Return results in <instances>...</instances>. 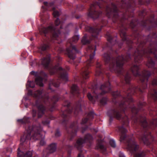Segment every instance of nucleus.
I'll return each instance as SVG.
<instances>
[{
	"label": "nucleus",
	"instance_id": "nucleus-6",
	"mask_svg": "<svg viewBox=\"0 0 157 157\" xmlns=\"http://www.w3.org/2000/svg\"><path fill=\"white\" fill-rule=\"evenodd\" d=\"M139 148V145L134 139H130L128 141L126 148L131 152L136 151Z\"/></svg>",
	"mask_w": 157,
	"mask_h": 157
},
{
	"label": "nucleus",
	"instance_id": "nucleus-12",
	"mask_svg": "<svg viewBox=\"0 0 157 157\" xmlns=\"http://www.w3.org/2000/svg\"><path fill=\"white\" fill-rule=\"evenodd\" d=\"M151 74L150 72L144 71L142 75L140 77V80L142 82H144L145 79H147V77L149 76Z\"/></svg>",
	"mask_w": 157,
	"mask_h": 157
},
{
	"label": "nucleus",
	"instance_id": "nucleus-35",
	"mask_svg": "<svg viewBox=\"0 0 157 157\" xmlns=\"http://www.w3.org/2000/svg\"><path fill=\"white\" fill-rule=\"evenodd\" d=\"M59 32H58V33H56V31H54V33L53 34V37L55 38H56L58 37L59 34Z\"/></svg>",
	"mask_w": 157,
	"mask_h": 157
},
{
	"label": "nucleus",
	"instance_id": "nucleus-22",
	"mask_svg": "<svg viewBox=\"0 0 157 157\" xmlns=\"http://www.w3.org/2000/svg\"><path fill=\"white\" fill-rule=\"evenodd\" d=\"M154 65V63L151 60L150 61H148L147 64V66L149 67H151Z\"/></svg>",
	"mask_w": 157,
	"mask_h": 157
},
{
	"label": "nucleus",
	"instance_id": "nucleus-37",
	"mask_svg": "<svg viewBox=\"0 0 157 157\" xmlns=\"http://www.w3.org/2000/svg\"><path fill=\"white\" fill-rule=\"evenodd\" d=\"M53 14L54 17H56L59 15V13L57 11H54L53 13Z\"/></svg>",
	"mask_w": 157,
	"mask_h": 157
},
{
	"label": "nucleus",
	"instance_id": "nucleus-23",
	"mask_svg": "<svg viewBox=\"0 0 157 157\" xmlns=\"http://www.w3.org/2000/svg\"><path fill=\"white\" fill-rule=\"evenodd\" d=\"M104 59L105 61L107 63L110 60L109 56L107 54H105L104 56Z\"/></svg>",
	"mask_w": 157,
	"mask_h": 157
},
{
	"label": "nucleus",
	"instance_id": "nucleus-47",
	"mask_svg": "<svg viewBox=\"0 0 157 157\" xmlns=\"http://www.w3.org/2000/svg\"><path fill=\"white\" fill-rule=\"evenodd\" d=\"M60 133L59 132L57 131L56 134H55V136H56L58 137L60 136Z\"/></svg>",
	"mask_w": 157,
	"mask_h": 157
},
{
	"label": "nucleus",
	"instance_id": "nucleus-10",
	"mask_svg": "<svg viewBox=\"0 0 157 157\" xmlns=\"http://www.w3.org/2000/svg\"><path fill=\"white\" fill-rule=\"evenodd\" d=\"M139 65L137 63L133 65L132 68V70L133 75L136 76H137L139 73Z\"/></svg>",
	"mask_w": 157,
	"mask_h": 157
},
{
	"label": "nucleus",
	"instance_id": "nucleus-56",
	"mask_svg": "<svg viewBox=\"0 0 157 157\" xmlns=\"http://www.w3.org/2000/svg\"><path fill=\"white\" fill-rule=\"evenodd\" d=\"M114 10H113L114 11H116V10L115 9V8H116V6H114Z\"/></svg>",
	"mask_w": 157,
	"mask_h": 157
},
{
	"label": "nucleus",
	"instance_id": "nucleus-15",
	"mask_svg": "<svg viewBox=\"0 0 157 157\" xmlns=\"http://www.w3.org/2000/svg\"><path fill=\"white\" fill-rule=\"evenodd\" d=\"M50 60V58L48 57L44 59L42 61V65L45 67H47L49 63Z\"/></svg>",
	"mask_w": 157,
	"mask_h": 157
},
{
	"label": "nucleus",
	"instance_id": "nucleus-2",
	"mask_svg": "<svg viewBox=\"0 0 157 157\" xmlns=\"http://www.w3.org/2000/svg\"><path fill=\"white\" fill-rule=\"evenodd\" d=\"M110 90V83L108 82L104 85L101 86L100 89L96 90L94 93L93 97L91 94L89 93L87 97L89 100L93 102L96 100H98L102 96L109 91Z\"/></svg>",
	"mask_w": 157,
	"mask_h": 157
},
{
	"label": "nucleus",
	"instance_id": "nucleus-43",
	"mask_svg": "<svg viewBox=\"0 0 157 157\" xmlns=\"http://www.w3.org/2000/svg\"><path fill=\"white\" fill-rule=\"evenodd\" d=\"M142 140L143 141L144 143L146 144V141H147V139L145 137V136H144L142 138Z\"/></svg>",
	"mask_w": 157,
	"mask_h": 157
},
{
	"label": "nucleus",
	"instance_id": "nucleus-27",
	"mask_svg": "<svg viewBox=\"0 0 157 157\" xmlns=\"http://www.w3.org/2000/svg\"><path fill=\"white\" fill-rule=\"evenodd\" d=\"M119 130L122 133L126 132L127 130L125 128L124 126H122L119 128Z\"/></svg>",
	"mask_w": 157,
	"mask_h": 157
},
{
	"label": "nucleus",
	"instance_id": "nucleus-64",
	"mask_svg": "<svg viewBox=\"0 0 157 157\" xmlns=\"http://www.w3.org/2000/svg\"><path fill=\"white\" fill-rule=\"evenodd\" d=\"M115 94L116 95H117V94Z\"/></svg>",
	"mask_w": 157,
	"mask_h": 157
},
{
	"label": "nucleus",
	"instance_id": "nucleus-1",
	"mask_svg": "<svg viewBox=\"0 0 157 157\" xmlns=\"http://www.w3.org/2000/svg\"><path fill=\"white\" fill-rule=\"evenodd\" d=\"M27 133H25L21 138V141L24 142L27 140L30 139L31 138L30 134L32 133L33 134L32 136L34 139H39L42 138L41 133V128L39 127H29L27 130Z\"/></svg>",
	"mask_w": 157,
	"mask_h": 157
},
{
	"label": "nucleus",
	"instance_id": "nucleus-32",
	"mask_svg": "<svg viewBox=\"0 0 157 157\" xmlns=\"http://www.w3.org/2000/svg\"><path fill=\"white\" fill-rule=\"evenodd\" d=\"M79 39V36L78 35L75 36L72 38V40L74 42H76Z\"/></svg>",
	"mask_w": 157,
	"mask_h": 157
},
{
	"label": "nucleus",
	"instance_id": "nucleus-24",
	"mask_svg": "<svg viewBox=\"0 0 157 157\" xmlns=\"http://www.w3.org/2000/svg\"><path fill=\"white\" fill-rule=\"evenodd\" d=\"M145 155L144 153L141 152L136 153L134 157H143Z\"/></svg>",
	"mask_w": 157,
	"mask_h": 157
},
{
	"label": "nucleus",
	"instance_id": "nucleus-8",
	"mask_svg": "<svg viewBox=\"0 0 157 157\" xmlns=\"http://www.w3.org/2000/svg\"><path fill=\"white\" fill-rule=\"evenodd\" d=\"M98 4V3H97L93 5L92 7H91V9L90 12V14L93 17L97 18L98 16L100 14L101 12H98L97 11L94 10V6L96 4Z\"/></svg>",
	"mask_w": 157,
	"mask_h": 157
},
{
	"label": "nucleus",
	"instance_id": "nucleus-36",
	"mask_svg": "<svg viewBox=\"0 0 157 157\" xmlns=\"http://www.w3.org/2000/svg\"><path fill=\"white\" fill-rule=\"evenodd\" d=\"M114 115L116 116V118L119 119L120 117V115L119 112L117 111H115L114 113Z\"/></svg>",
	"mask_w": 157,
	"mask_h": 157
},
{
	"label": "nucleus",
	"instance_id": "nucleus-46",
	"mask_svg": "<svg viewBox=\"0 0 157 157\" xmlns=\"http://www.w3.org/2000/svg\"><path fill=\"white\" fill-rule=\"evenodd\" d=\"M52 85H53L54 86L56 87H58L59 86V84L58 83H52Z\"/></svg>",
	"mask_w": 157,
	"mask_h": 157
},
{
	"label": "nucleus",
	"instance_id": "nucleus-59",
	"mask_svg": "<svg viewBox=\"0 0 157 157\" xmlns=\"http://www.w3.org/2000/svg\"><path fill=\"white\" fill-rule=\"evenodd\" d=\"M55 9V8H53V10H54Z\"/></svg>",
	"mask_w": 157,
	"mask_h": 157
},
{
	"label": "nucleus",
	"instance_id": "nucleus-18",
	"mask_svg": "<svg viewBox=\"0 0 157 157\" xmlns=\"http://www.w3.org/2000/svg\"><path fill=\"white\" fill-rule=\"evenodd\" d=\"M78 88L76 85H73L71 87V93L73 94L78 93Z\"/></svg>",
	"mask_w": 157,
	"mask_h": 157
},
{
	"label": "nucleus",
	"instance_id": "nucleus-38",
	"mask_svg": "<svg viewBox=\"0 0 157 157\" xmlns=\"http://www.w3.org/2000/svg\"><path fill=\"white\" fill-rule=\"evenodd\" d=\"M23 154V152L19 151V149H18V151L17 152V155L18 157H20Z\"/></svg>",
	"mask_w": 157,
	"mask_h": 157
},
{
	"label": "nucleus",
	"instance_id": "nucleus-62",
	"mask_svg": "<svg viewBox=\"0 0 157 157\" xmlns=\"http://www.w3.org/2000/svg\"><path fill=\"white\" fill-rule=\"evenodd\" d=\"M46 3H47V2H46V3H45V2H44V4H46Z\"/></svg>",
	"mask_w": 157,
	"mask_h": 157
},
{
	"label": "nucleus",
	"instance_id": "nucleus-41",
	"mask_svg": "<svg viewBox=\"0 0 157 157\" xmlns=\"http://www.w3.org/2000/svg\"><path fill=\"white\" fill-rule=\"evenodd\" d=\"M154 94H152V96L154 97L155 99H157V93L155 91L154 92Z\"/></svg>",
	"mask_w": 157,
	"mask_h": 157
},
{
	"label": "nucleus",
	"instance_id": "nucleus-3",
	"mask_svg": "<svg viewBox=\"0 0 157 157\" xmlns=\"http://www.w3.org/2000/svg\"><path fill=\"white\" fill-rule=\"evenodd\" d=\"M129 54L125 57H124L122 56H119L116 59L113 60L110 65V68L111 70H118L122 66L124 61L128 60L130 58Z\"/></svg>",
	"mask_w": 157,
	"mask_h": 157
},
{
	"label": "nucleus",
	"instance_id": "nucleus-44",
	"mask_svg": "<svg viewBox=\"0 0 157 157\" xmlns=\"http://www.w3.org/2000/svg\"><path fill=\"white\" fill-rule=\"evenodd\" d=\"M87 119L86 118H85L82 120L81 123L82 124H85L87 122Z\"/></svg>",
	"mask_w": 157,
	"mask_h": 157
},
{
	"label": "nucleus",
	"instance_id": "nucleus-17",
	"mask_svg": "<svg viewBox=\"0 0 157 157\" xmlns=\"http://www.w3.org/2000/svg\"><path fill=\"white\" fill-rule=\"evenodd\" d=\"M140 53L139 51H137V52H136L134 55V59L136 63H137L138 62V59H139V58L140 57Z\"/></svg>",
	"mask_w": 157,
	"mask_h": 157
},
{
	"label": "nucleus",
	"instance_id": "nucleus-40",
	"mask_svg": "<svg viewBox=\"0 0 157 157\" xmlns=\"http://www.w3.org/2000/svg\"><path fill=\"white\" fill-rule=\"evenodd\" d=\"M55 23L56 25H58L60 23V21L59 19L57 18L55 21Z\"/></svg>",
	"mask_w": 157,
	"mask_h": 157
},
{
	"label": "nucleus",
	"instance_id": "nucleus-52",
	"mask_svg": "<svg viewBox=\"0 0 157 157\" xmlns=\"http://www.w3.org/2000/svg\"><path fill=\"white\" fill-rule=\"evenodd\" d=\"M119 157H125L122 153H120L119 154Z\"/></svg>",
	"mask_w": 157,
	"mask_h": 157
},
{
	"label": "nucleus",
	"instance_id": "nucleus-4",
	"mask_svg": "<svg viewBox=\"0 0 157 157\" xmlns=\"http://www.w3.org/2000/svg\"><path fill=\"white\" fill-rule=\"evenodd\" d=\"M88 49V52L89 50H92V51H93V52L92 54V55H90V60H88L86 62V67H87L90 66V63H91L90 61L93 59L95 55V52L96 51L95 48V47L94 48L93 47L91 46L89 47ZM87 67H86L83 68L82 71V75L84 78L85 79H86L88 78V74L89 72L87 71Z\"/></svg>",
	"mask_w": 157,
	"mask_h": 157
},
{
	"label": "nucleus",
	"instance_id": "nucleus-19",
	"mask_svg": "<svg viewBox=\"0 0 157 157\" xmlns=\"http://www.w3.org/2000/svg\"><path fill=\"white\" fill-rule=\"evenodd\" d=\"M87 37L86 35H85L83 37L82 40V42L83 44H86L90 42V41L87 39Z\"/></svg>",
	"mask_w": 157,
	"mask_h": 157
},
{
	"label": "nucleus",
	"instance_id": "nucleus-34",
	"mask_svg": "<svg viewBox=\"0 0 157 157\" xmlns=\"http://www.w3.org/2000/svg\"><path fill=\"white\" fill-rule=\"evenodd\" d=\"M120 35L121 37H123L124 40L126 39L125 38V33L124 32L121 31L120 33Z\"/></svg>",
	"mask_w": 157,
	"mask_h": 157
},
{
	"label": "nucleus",
	"instance_id": "nucleus-57",
	"mask_svg": "<svg viewBox=\"0 0 157 157\" xmlns=\"http://www.w3.org/2000/svg\"><path fill=\"white\" fill-rule=\"evenodd\" d=\"M110 10L109 8H107L106 10V11L107 12L108 10Z\"/></svg>",
	"mask_w": 157,
	"mask_h": 157
},
{
	"label": "nucleus",
	"instance_id": "nucleus-55",
	"mask_svg": "<svg viewBox=\"0 0 157 157\" xmlns=\"http://www.w3.org/2000/svg\"><path fill=\"white\" fill-rule=\"evenodd\" d=\"M108 41H111V40H112V38L110 37H109V38L108 39Z\"/></svg>",
	"mask_w": 157,
	"mask_h": 157
},
{
	"label": "nucleus",
	"instance_id": "nucleus-11",
	"mask_svg": "<svg viewBox=\"0 0 157 157\" xmlns=\"http://www.w3.org/2000/svg\"><path fill=\"white\" fill-rule=\"evenodd\" d=\"M54 28L52 26H49L48 28H42L40 30V32H43L44 34H45L49 32H52L53 31Z\"/></svg>",
	"mask_w": 157,
	"mask_h": 157
},
{
	"label": "nucleus",
	"instance_id": "nucleus-9",
	"mask_svg": "<svg viewBox=\"0 0 157 157\" xmlns=\"http://www.w3.org/2000/svg\"><path fill=\"white\" fill-rule=\"evenodd\" d=\"M92 136L89 134L87 135L85 137V140L82 139H79L78 140L77 144L79 146L81 145L85 141H86L87 140H90L92 139Z\"/></svg>",
	"mask_w": 157,
	"mask_h": 157
},
{
	"label": "nucleus",
	"instance_id": "nucleus-63",
	"mask_svg": "<svg viewBox=\"0 0 157 157\" xmlns=\"http://www.w3.org/2000/svg\"><path fill=\"white\" fill-rule=\"evenodd\" d=\"M113 95H115V94H113Z\"/></svg>",
	"mask_w": 157,
	"mask_h": 157
},
{
	"label": "nucleus",
	"instance_id": "nucleus-53",
	"mask_svg": "<svg viewBox=\"0 0 157 157\" xmlns=\"http://www.w3.org/2000/svg\"><path fill=\"white\" fill-rule=\"evenodd\" d=\"M136 110V108L134 107L132 109V110L133 113H135V112H134V110Z\"/></svg>",
	"mask_w": 157,
	"mask_h": 157
},
{
	"label": "nucleus",
	"instance_id": "nucleus-42",
	"mask_svg": "<svg viewBox=\"0 0 157 157\" xmlns=\"http://www.w3.org/2000/svg\"><path fill=\"white\" fill-rule=\"evenodd\" d=\"M88 116L90 118H92L93 117L94 114L93 113H89Z\"/></svg>",
	"mask_w": 157,
	"mask_h": 157
},
{
	"label": "nucleus",
	"instance_id": "nucleus-21",
	"mask_svg": "<svg viewBox=\"0 0 157 157\" xmlns=\"http://www.w3.org/2000/svg\"><path fill=\"white\" fill-rule=\"evenodd\" d=\"M29 119L28 118H24L23 119L18 120H17L18 122L21 123H25L28 122Z\"/></svg>",
	"mask_w": 157,
	"mask_h": 157
},
{
	"label": "nucleus",
	"instance_id": "nucleus-16",
	"mask_svg": "<svg viewBox=\"0 0 157 157\" xmlns=\"http://www.w3.org/2000/svg\"><path fill=\"white\" fill-rule=\"evenodd\" d=\"M89 31L90 32H92L93 33L92 36H94V37L96 38V36H95V34H98V32L100 31L99 30H97V29H94L91 27H89Z\"/></svg>",
	"mask_w": 157,
	"mask_h": 157
},
{
	"label": "nucleus",
	"instance_id": "nucleus-60",
	"mask_svg": "<svg viewBox=\"0 0 157 157\" xmlns=\"http://www.w3.org/2000/svg\"><path fill=\"white\" fill-rule=\"evenodd\" d=\"M156 156H157V153H156Z\"/></svg>",
	"mask_w": 157,
	"mask_h": 157
},
{
	"label": "nucleus",
	"instance_id": "nucleus-54",
	"mask_svg": "<svg viewBox=\"0 0 157 157\" xmlns=\"http://www.w3.org/2000/svg\"><path fill=\"white\" fill-rule=\"evenodd\" d=\"M78 157H83L82 155L81 154H79L78 155Z\"/></svg>",
	"mask_w": 157,
	"mask_h": 157
},
{
	"label": "nucleus",
	"instance_id": "nucleus-48",
	"mask_svg": "<svg viewBox=\"0 0 157 157\" xmlns=\"http://www.w3.org/2000/svg\"><path fill=\"white\" fill-rule=\"evenodd\" d=\"M43 123L44 125L47 124L49 123V121H43Z\"/></svg>",
	"mask_w": 157,
	"mask_h": 157
},
{
	"label": "nucleus",
	"instance_id": "nucleus-20",
	"mask_svg": "<svg viewBox=\"0 0 157 157\" xmlns=\"http://www.w3.org/2000/svg\"><path fill=\"white\" fill-rule=\"evenodd\" d=\"M56 144H52L50 145L49 150L51 152H53L56 151Z\"/></svg>",
	"mask_w": 157,
	"mask_h": 157
},
{
	"label": "nucleus",
	"instance_id": "nucleus-28",
	"mask_svg": "<svg viewBox=\"0 0 157 157\" xmlns=\"http://www.w3.org/2000/svg\"><path fill=\"white\" fill-rule=\"evenodd\" d=\"M107 99L105 98H102L100 100V104L101 105H104L106 103Z\"/></svg>",
	"mask_w": 157,
	"mask_h": 157
},
{
	"label": "nucleus",
	"instance_id": "nucleus-50",
	"mask_svg": "<svg viewBox=\"0 0 157 157\" xmlns=\"http://www.w3.org/2000/svg\"><path fill=\"white\" fill-rule=\"evenodd\" d=\"M130 100V101H132V98L131 97H128L126 99H125L126 101H127V100Z\"/></svg>",
	"mask_w": 157,
	"mask_h": 157
},
{
	"label": "nucleus",
	"instance_id": "nucleus-39",
	"mask_svg": "<svg viewBox=\"0 0 157 157\" xmlns=\"http://www.w3.org/2000/svg\"><path fill=\"white\" fill-rule=\"evenodd\" d=\"M125 80L126 83H128L129 81V76L128 75L125 76Z\"/></svg>",
	"mask_w": 157,
	"mask_h": 157
},
{
	"label": "nucleus",
	"instance_id": "nucleus-31",
	"mask_svg": "<svg viewBox=\"0 0 157 157\" xmlns=\"http://www.w3.org/2000/svg\"><path fill=\"white\" fill-rule=\"evenodd\" d=\"M27 85L29 86L31 88H33L34 87V85L33 82L29 81L28 82Z\"/></svg>",
	"mask_w": 157,
	"mask_h": 157
},
{
	"label": "nucleus",
	"instance_id": "nucleus-45",
	"mask_svg": "<svg viewBox=\"0 0 157 157\" xmlns=\"http://www.w3.org/2000/svg\"><path fill=\"white\" fill-rule=\"evenodd\" d=\"M45 144V143L44 141L43 140H41L40 142V144L41 145H43L44 144Z\"/></svg>",
	"mask_w": 157,
	"mask_h": 157
},
{
	"label": "nucleus",
	"instance_id": "nucleus-25",
	"mask_svg": "<svg viewBox=\"0 0 157 157\" xmlns=\"http://www.w3.org/2000/svg\"><path fill=\"white\" fill-rule=\"evenodd\" d=\"M109 144L113 147H116V144L115 141L113 140H111L109 141Z\"/></svg>",
	"mask_w": 157,
	"mask_h": 157
},
{
	"label": "nucleus",
	"instance_id": "nucleus-49",
	"mask_svg": "<svg viewBox=\"0 0 157 157\" xmlns=\"http://www.w3.org/2000/svg\"><path fill=\"white\" fill-rule=\"evenodd\" d=\"M36 112L33 110V117H34L36 116Z\"/></svg>",
	"mask_w": 157,
	"mask_h": 157
},
{
	"label": "nucleus",
	"instance_id": "nucleus-14",
	"mask_svg": "<svg viewBox=\"0 0 157 157\" xmlns=\"http://www.w3.org/2000/svg\"><path fill=\"white\" fill-rule=\"evenodd\" d=\"M35 82L37 84L40 86H43V84L42 83L43 79L40 77H38L35 79Z\"/></svg>",
	"mask_w": 157,
	"mask_h": 157
},
{
	"label": "nucleus",
	"instance_id": "nucleus-33",
	"mask_svg": "<svg viewBox=\"0 0 157 157\" xmlns=\"http://www.w3.org/2000/svg\"><path fill=\"white\" fill-rule=\"evenodd\" d=\"M97 149H100L101 150H105V148L104 147V146L102 145L101 144H99L98 145V146H97Z\"/></svg>",
	"mask_w": 157,
	"mask_h": 157
},
{
	"label": "nucleus",
	"instance_id": "nucleus-51",
	"mask_svg": "<svg viewBox=\"0 0 157 157\" xmlns=\"http://www.w3.org/2000/svg\"><path fill=\"white\" fill-rule=\"evenodd\" d=\"M142 123H143V126L144 127H145L146 126H145V124H146L147 123L146 121L145 120H144V121H143Z\"/></svg>",
	"mask_w": 157,
	"mask_h": 157
},
{
	"label": "nucleus",
	"instance_id": "nucleus-7",
	"mask_svg": "<svg viewBox=\"0 0 157 157\" xmlns=\"http://www.w3.org/2000/svg\"><path fill=\"white\" fill-rule=\"evenodd\" d=\"M67 51L68 57L71 59H74L75 58V56L73 53L77 52L75 46L74 45L71 46L70 48V49H67Z\"/></svg>",
	"mask_w": 157,
	"mask_h": 157
},
{
	"label": "nucleus",
	"instance_id": "nucleus-13",
	"mask_svg": "<svg viewBox=\"0 0 157 157\" xmlns=\"http://www.w3.org/2000/svg\"><path fill=\"white\" fill-rule=\"evenodd\" d=\"M38 117H40L44 113L45 108L43 105H41L38 106Z\"/></svg>",
	"mask_w": 157,
	"mask_h": 157
},
{
	"label": "nucleus",
	"instance_id": "nucleus-29",
	"mask_svg": "<svg viewBox=\"0 0 157 157\" xmlns=\"http://www.w3.org/2000/svg\"><path fill=\"white\" fill-rule=\"evenodd\" d=\"M48 47V46L46 44L42 45L40 48V49L42 51H44L47 49Z\"/></svg>",
	"mask_w": 157,
	"mask_h": 157
},
{
	"label": "nucleus",
	"instance_id": "nucleus-58",
	"mask_svg": "<svg viewBox=\"0 0 157 157\" xmlns=\"http://www.w3.org/2000/svg\"><path fill=\"white\" fill-rule=\"evenodd\" d=\"M98 63H97V65H98ZM99 66H100V65H97V67H99Z\"/></svg>",
	"mask_w": 157,
	"mask_h": 157
},
{
	"label": "nucleus",
	"instance_id": "nucleus-30",
	"mask_svg": "<svg viewBox=\"0 0 157 157\" xmlns=\"http://www.w3.org/2000/svg\"><path fill=\"white\" fill-rule=\"evenodd\" d=\"M32 155V152L31 151H28L25 154L23 157H31Z\"/></svg>",
	"mask_w": 157,
	"mask_h": 157
},
{
	"label": "nucleus",
	"instance_id": "nucleus-61",
	"mask_svg": "<svg viewBox=\"0 0 157 157\" xmlns=\"http://www.w3.org/2000/svg\"><path fill=\"white\" fill-rule=\"evenodd\" d=\"M76 146L77 148H78V147L77 146Z\"/></svg>",
	"mask_w": 157,
	"mask_h": 157
},
{
	"label": "nucleus",
	"instance_id": "nucleus-26",
	"mask_svg": "<svg viewBox=\"0 0 157 157\" xmlns=\"http://www.w3.org/2000/svg\"><path fill=\"white\" fill-rule=\"evenodd\" d=\"M41 91H37L34 94V97H40V94H42Z\"/></svg>",
	"mask_w": 157,
	"mask_h": 157
},
{
	"label": "nucleus",
	"instance_id": "nucleus-5",
	"mask_svg": "<svg viewBox=\"0 0 157 157\" xmlns=\"http://www.w3.org/2000/svg\"><path fill=\"white\" fill-rule=\"evenodd\" d=\"M57 70L62 71L60 75L61 79L65 82L67 81L68 80V77L66 70L65 69H62L60 66L58 65L55 66L50 71L51 74H53L56 72Z\"/></svg>",
	"mask_w": 157,
	"mask_h": 157
}]
</instances>
